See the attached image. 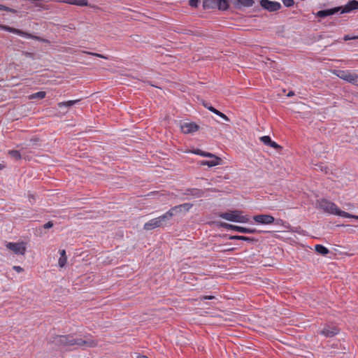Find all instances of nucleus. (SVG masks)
<instances>
[{
  "label": "nucleus",
  "mask_w": 358,
  "mask_h": 358,
  "mask_svg": "<svg viewBox=\"0 0 358 358\" xmlns=\"http://www.w3.org/2000/svg\"><path fill=\"white\" fill-rule=\"evenodd\" d=\"M55 345L67 348L71 346H87L92 348L96 345V343L92 339L84 340L80 338H74L72 335H59L54 338Z\"/></svg>",
  "instance_id": "f257e3e1"
},
{
  "label": "nucleus",
  "mask_w": 358,
  "mask_h": 358,
  "mask_svg": "<svg viewBox=\"0 0 358 358\" xmlns=\"http://www.w3.org/2000/svg\"><path fill=\"white\" fill-rule=\"evenodd\" d=\"M317 206L320 209L322 210L325 213L338 215L343 217H350L358 220V215H354L340 210L334 202H331L326 199L317 200Z\"/></svg>",
  "instance_id": "f03ea898"
},
{
  "label": "nucleus",
  "mask_w": 358,
  "mask_h": 358,
  "mask_svg": "<svg viewBox=\"0 0 358 358\" xmlns=\"http://www.w3.org/2000/svg\"><path fill=\"white\" fill-rule=\"evenodd\" d=\"M172 218L171 213L167 211L164 215L152 219L144 224L143 229L147 231L152 230L155 228L163 227L167 224V223Z\"/></svg>",
  "instance_id": "7ed1b4c3"
},
{
  "label": "nucleus",
  "mask_w": 358,
  "mask_h": 358,
  "mask_svg": "<svg viewBox=\"0 0 358 358\" xmlns=\"http://www.w3.org/2000/svg\"><path fill=\"white\" fill-rule=\"evenodd\" d=\"M220 217L231 222L246 223L249 221V218L247 216L243 215L242 212L237 210L222 213L220 215Z\"/></svg>",
  "instance_id": "20e7f679"
},
{
  "label": "nucleus",
  "mask_w": 358,
  "mask_h": 358,
  "mask_svg": "<svg viewBox=\"0 0 358 358\" xmlns=\"http://www.w3.org/2000/svg\"><path fill=\"white\" fill-rule=\"evenodd\" d=\"M229 6L228 0H203V9L217 8L220 10H226Z\"/></svg>",
  "instance_id": "39448f33"
},
{
  "label": "nucleus",
  "mask_w": 358,
  "mask_h": 358,
  "mask_svg": "<svg viewBox=\"0 0 358 358\" xmlns=\"http://www.w3.org/2000/svg\"><path fill=\"white\" fill-rule=\"evenodd\" d=\"M222 227L227 229H231L243 234H255L257 232V230L255 228H246L243 227L230 224L228 223H222Z\"/></svg>",
  "instance_id": "423d86ee"
},
{
  "label": "nucleus",
  "mask_w": 358,
  "mask_h": 358,
  "mask_svg": "<svg viewBox=\"0 0 358 358\" xmlns=\"http://www.w3.org/2000/svg\"><path fill=\"white\" fill-rule=\"evenodd\" d=\"M6 248L11 251H13L15 254L17 255H24L26 252V246L23 242L20 243H7Z\"/></svg>",
  "instance_id": "0eeeda50"
},
{
  "label": "nucleus",
  "mask_w": 358,
  "mask_h": 358,
  "mask_svg": "<svg viewBox=\"0 0 358 358\" xmlns=\"http://www.w3.org/2000/svg\"><path fill=\"white\" fill-rule=\"evenodd\" d=\"M262 7L270 12H274L281 8V4L278 1H271L269 0H261Z\"/></svg>",
  "instance_id": "6e6552de"
},
{
  "label": "nucleus",
  "mask_w": 358,
  "mask_h": 358,
  "mask_svg": "<svg viewBox=\"0 0 358 358\" xmlns=\"http://www.w3.org/2000/svg\"><path fill=\"white\" fill-rule=\"evenodd\" d=\"M253 220L258 224H271L274 222L275 218L266 214H260L253 216Z\"/></svg>",
  "instance_id": "1a4fd4ad"
},
{
  "label": "nucleus",
  "mask_w": 358,
  "mask_h": 358,
  "mask_svg": "<svg viewBox=\"0 0 358 358\" xmlns=\"http://www.w3.org/2000/svg\"><path fill=\"white\" fill-rule=\"evenodd\" d=\"M339 329L336 326L326 325L320 331V334L325 337H333L338 334Z\"/></svg>",
  "instance_id": "9d476101"
},
{
  "label": "nucleus",
  "mask_w": 358,
  "mask_h": 358,
  "mask_svg": "<svg viewBox=\"0 0 358 358\" xmlns=\"http://www.w3.org/2000/svg\"><path fill=\"white\" fill-rule=\"evenodd\" d=\"M192 206L193 205L192 203H182L180 205L176 206L171 208L168 211H169V213H171V217H173L174 215H176V213H178L182 210H185L186 212L189 211V209L192 207Z\"/></svg>",
  "instance_id": "9b49d317"
},
{
  "label": "nucleus",
  "mask_w": 358,
  "mask_h": 358,
  "mask_svg": "<svg viewBox=\"0 0 358 358\" xmlns=\"http://www.w3.org/2000/svg\"><path fill=\"white\" fill-rule=\"evenodd\" d=\"M199 127L194 122H186L181 125V130L184 134H190L199 130Z\"/></svg>",
  "instance_id": "f8f14e48"
},
{
  "label": "nucleus",
  "mask_w": 358,
  "mask_h": 358,
  "mask_svg": "<svg viewBox=\"0 0 358 358\" xmlns=\"http://www.w3.org/2000/svg\"><path fill=\"white\" fill-rule=\"evenodd\" d=\"M341 7H336L334 8L322 10L317 13L316 15L319 17L324 18L329 15H332L341 10Z\"/></svg>",
  "instance_id": "ddd939ff"
},
{
  "label": "nucleus",
  "mask_w": 358,
  "mask_h": 358,
  "mask_svg": "<svg viewBox=\"0 0 358 358\" xmlns=\"http://www.w3.org/2000/svg\"><path fill=\"white\" fill-rule=\"evenodd\" d=\"M210 160H203L201 162V165H206L209 167H213L219 164H221L222 160L220 157H218L214 155V157H210Z\"/></svg>",
  "instance_id": "4468645a"
},
{
  "label": "nucleus",
  "mask_w": 358,
  "mask_h": 358,
  "mask_svg": "<svg viewBox=\"0 0 358 358\" xmlns=\"http://www.w3.org/2000/svg\"><path fill=\"white\" fill-rule=\"evenodd\" d=\"M341 7V13H350L353 10L358 9V1L356 0H352L349 1L345 6Z\"/></svg>",
  "instance_id": "2eb2a0df"
},
{
  "label": "nucleus",
  "mask_w": 358,
  "mask_h": 358,
  "mask_svg": "<svg viewBox=\"0 0 358 358\" xmlns=\"http://www.w3.org/2000/svg\"><path fill=\"white\" fill-rule=\"evenodd\" d=\"M185 196H191L194 198H199L203 195V190L197 188L187 189L182 193Z\"/></svg>",
  "instance_id": "dca6fc26"
},
{
  "label": "nucleus",
  "mask_w": 358,
  "mask_h": 358,
  "mask_svg": "<svg viewBox=\"0 0 358 358\" xmlns=\"http://www.w3.org/2000/svg\"><path fill=\"white\" fill-rule=\"evenodd\" d=\"M260 141L264 143L266 145L270 146L275 149H281L282 147L277 144L275 142L273 141L270 136H264L260 138Z\"/></svg>",
  "instance_id": "f3484780"
},
{
  "label": "nucleus",
  "mask_w": 358,
  "mask_h": 358,
  "mask_svg": "<svg viewBox=\"0 0 358 358\" xmlns=\"http://www.w3.org/2000/svg\"><path fill=\"white\" fill-rule=\"evenodd\" d=\"M203 106L205 108H208L210 111L213 112V113L217 115L218 116L221 117L222 119H224L226 121H229V119L228 117L224 115V113H221L220 111L217 110L216 108L210 106L208 103H203Z\"/></svg>",
  "instance_id": "a211bd4d"
},
{
  "label": "nucleus",
  "mask_w": 358,
  "mask_h": 358,
  "mask_svg": "<svg viewBox=\"0 0 358 358\" xmlns=\"http://www.w3.org/2000/svg\"><path fill=\"white\" fill-rule=\"evenodd\" d=\"M255 1L254 0H236V8H241V7H245L249 8L252 7L254 4Z\"/></svg>",
  "instance_id": "6ab92c4d"
},
{
  "label": "nucleus",
  "mask_w": 358,
  "mask_h": 358,
  "mask_svg": "<svg viewBox=\"0 0 358 358\" xmlns=\"http://www.w3.org/2000/svg\"><path fill=\"white\" fill-rule=\"evenodd\" d=\"M0 29L23 36L25 32L6 25L0 24Z\"/></svg>",
  "instance_id": "aec40b11"
},
{
  "label": "nucleus",
  "mask_w": 358,
  "mask_h": 358,
  "mask_svg": "<svg viewBox=\"0 0 358 358\" xmlns=\"http://www.w3.org/2000/svg\"><path fill=\"white\" fill-rule=\"evenodd\" d=\"M229 238L230 240H241V241H248L250 243H254V242L257 241V240L255 239V238L248 237V236H230L229 237Z\"/></svg>",
  "instance_id": "412c9836"
},
{
  "label": "nucleus",
  "mask_w": 358,
  "mask_h": 358,
  "mask_svg": "<svg viewBox=\"0 0 358 358\" xmlns=\"http://www.w3.org/2000/svg\"><path fill=\"white\" fill-rule=\"evenodd\" d=\"M59 254H60V257H59V261H58V264H59V267L62 268L66 264L67 257H66V255L65 250H59Z\"/></svg>",
  "instance_id": "4be33fe9"
},
{
  "label": "nucleus",
  "mask_w": 358,
  "mask_h": 358,
  "mask_svg": "<svg viewBox=\"0 0 358 358\" xmlns=\"http://www.w3.org/2000/svg\"><path fill=\"white\" fill-rule=\"evenodd\" d=\"M23 36L26 37V38H31V39H34V40H36V41H38L40 42H43V43H50V41L49 40H48V39L41 38L40 36H34L33 34H29V33H27V32H25V34H24Z\"/></svg>",
  "instance_id": "5701e85b"
},
{
  "label": "nucleus",
  "mask_w": 358,
  "mask_h": 358,
  "mask_svg": "<svg viewBox=\"0 0 358 358\" xmlns=\"http://www.w3.org/2000/svg\"><path fill=\"white\" fill-rule=\"evenodd\" d=\"M81 99H76V100H71V101H63V102H59L57 103L59 108H62L63 106H66V107H71L73 106H74L75 104L78 103V102L80 101Z\"/></svg>",
  "instance_id": "b1692460"
},
{
  "label": "nucleus",
  "mask_w": 358,
  "mask_h": 358,
  "mask_svg": "<svg viewBox=\"0 0 358 358\" xmlns=\"http://www.w3.org/2000/svg\"><path fill=\"white\" fill-rule=\"evenodd\" d=\"M45 95H46L45 92H43V91L38 92H36V93H34V94L29 95V99H30V100L35 99H42L45 97Z\"/></svg>",
  "instance_id": "393cba45"
},
{
  "label": "nucleus",
  "mask_w": 358,
  "mask_h": 358,
  "mask_svg": "<svg viewBox=\"0 0 358 358\" xmlns=\"http://www.w3.org/2000/svg\"><path fill=\"white\" fill-rule=\"evenodd\" d=\"M315 250L319 254H321L322 255H326L329 252V250L326 247L323 246L322 245H316L315 246Z\"/></svg>",
  "instance_id": "a878e982"
},
{
  "label": "nucleus",
  "mask_w": 358,
  "mask_h": 358,
  "mask_svg": "<svg viewBox=\"0 0 358 358\" xmlns=\"http://www.w3.org/2000/svg\"><path fill=\"white\" fill-rule=\"evenodd\" d=\"M8 153L10 157L13 158L15 160H20L22 158L21 154L18 150H9Z\"/></svg>",
  "instance_id": "bb28decb"
},
{
  "label": "nucleus",
  "mask_w": 358,
  "mask_h": 358,
  "mask_svg": "<svg viewBox=\"0 0 358 358\" xmlns=\"http://www.w3.org/2000/svg\"><path fill=\"white\" fill-rule=\"evenodd\" d=\"M192 153L196 154V155H199L202 156V157H214L213 154L208 152H204V151H203L201 150H199V149H196V150H193Z\"/></svg>",
  "instance_id": "cd10ccee"
},
{
  "label": "nucleus",
  "mask_w": 358,
  "mask_h": 358,
  "mask_svg": "<svg viewBox=\"0 0 358 358\" xmlns=\"http://www.w3.org/2000/svg\"><path fill=\"white\" fill-rule=\"evenodd\" d=\"M357 76V74L351 73L350 72L349 74H348V77H346L347 78H346L345 81L355 85Z\"/></svg>",
  "instance_id": "c85d7f7f"
},
{
  "label": "nucleus",
  "mask_w": 358,
  "mask_h": 358,
  "mask_svg": "<svg viewBox=\"0 0 358 358\" xmlns=\"http://www.w3.org/2000/svg\"><path fill=\"white\" fill-rule=\"evenodd\" d=\"M221 245H215L214 246V248L215 250V251L217 252H229V251H234V248H227V249H221Z\"/></svg>",
  "instance_id": "c756f323"
},
{
  "label": "nucleus",
  "mask_w": 358,
  "mask_h": 358,
  "mask_svg": "<svg viewBox=\"0 0 358 358\" xmlns=\"http://www.w3.org/2000/svg\"><path fill=\"white\" fill-rule=\"evenodd\" d=\"M349 73H350L349 71H341L339 72V73L338 74V76L340 78H341V79H343V80H346V78H345V77H348V74H349Z\"/></svg>",
  "instance_id": "7c9ffc66"
},
{
  "label": "nucleus",
  "mask_w": 358,
  "mask_h": 358,
  "mask_svg": "<svg viewBox=\"0 0 358 358\" xmlns=\"http://www.w3.org/2000/svg\"><path fill=\"white\" fill-rule=\"evenodd\" d=\"M200 0H189V5L192 8H197Z\"/></svg>",
  "instance_id": "2f4dec72"
},
{
  "label": "nucleus",
  "mask_w": 358,
  "mask_h": 358,
  "mask_svg": "<svg viewBox=\"0 0 358 358\" xmlns=\"http://www.w3.org/2000/svg\"><path fill=\"white\" fill-rule=\"evenodd\" d=\"M22 55L26 57L31 58L32 59H34L36 58V54L34 52H22Z\"/></svg>",
  "instance_id": "473e14b6"
},
{
  "label": "nucleus",
  "mask_w": 358,
  "mask_h": 358,
  "mask_svg": "<svg viewBox=\"0 0 358 358\" xmlns=\"http://www.w3.org/2000/svg\"><path fill=\"white\" fill-rule=\"evenodd\" d=\"M85 53L88 54V55H93V56H95V57H100V58H103V59H108V57L103 55H101V54H99V53H94V52H85Z\"/></svg>",
  "instance_id": "72a5a7b5"
},
{
  "label": "nucleus",
  "mask_w": 358,
  "mask_h": 358,
  "mask_svg": "<svg viewBox=\"0 0 358 358\" xmlns=\"http://www.w3.org/2000/svg\"><path fill=\"white\" fill-rule=\"evenodd\" d=\"M282 1L286 7H291L294 4V0H282Z\"/></svg>",
  "instance_id": "f704fd0d"
},
{
  "label": "nucleus",
  "mask_w": 358,
  "mask_h": 358,
  "mask_svg": "<svg viewBox=\"0 0 358 358\" xmlns=\"http://www.w3.org/2000/svg\"><path fill=\"white\" fill-rule=\"evenodd\" d=\"M87 0H78L77 6H85L87 5Z\"/></svg>",
  "instance_id": "c9c22d12"
},
{
  "label": "nucleus",
  "mask_w": 358,
  "mask_h": 358,
  "mask_svg": "<svg viewBox=\"0 0 358 358\" xmlns=\"http://www.w3.org/2000/svg\"><path fill=\"white\" fill-rule=\"evenodd\" d=\"M53 227V223L51 221L48 222L43 225L44 229H50Z\"/></svg>",
  "instance_id": "e433bc0d"
},
{
  "label": "nucleus",
  "mask_w": 358,
  "mask_h": 358,
  "mask_svg": "<svg viewBox=\"0 0 358 358\" xmlns=\"http://www.w3.org/2000/svg\"><path fill=\"white\" fill-rule=\"evenodd\" d=\"M13 270H15V271H17V273H21L24 271V269L20 266H14L13 267Z\"/></svg>",
  "instance_id": "4c0bfd02"
},
{
  "label": "nucleus",
  "mask_w": 358,
  "mask_h": 358,
  "mask_svg": "<svg viewBox=\"0 0 358 358\" xmlns=\"http://www.w3.org/2000/svg\"><path fill=\"white\" fill-rule=\"evenodd\" d=\"M358 38V36H350L349 35H345L343 37L344 41H348L352 39Z\"/></svg>",
  "instance_id": "58836bf2"
},
{
  "label": "nucleus",
  "mask_w": 358,
  "mask_h": 358,
  "mask_svg": "<svg viewBox=\"0 0 358 358\" xmlns=\"http://www.w3.org/2000/svg\"><path fill=\"white\" fill-rule=\"evenodd\" d=\"M77 1L78 0H64V2L71 4V5H76L77 6Z\"/></svg>",
  "instance_id": "ea45409f"
},
{
  "label": "nucleus",
  "mask_w": 358,
  "mask_h": 358,
  "mask_svg": "<svg viewBox=\"0 0 358 358\" xmlns=\"http://www.w3.org/2000/svg\"><path fill=\"white\" fill-rule=\"evenodd\" d=\"M214 298H215L214 296H210V295H205L201 297V299L203 300H210V299H213Z\"/></svg>",
  "instance_id": "a19ab883"
},
{
  "label": "nucleus",
  "mask_w": 358,
  "mask_h": 358,
  "mask_svg": "<svg viewBox=\"0 0 358 358\" xmlns=\"http://www.w3.org/2000/svg\"><path fill=\"white\" fill-rule=\"evenodd\" d=\"M6 11L10 12V13H17L16 10H15L13 8H9L8 6L6 7Z\"/></svg>",
  "instance_id": "79ce46f5"
},
{
  "label": "nucleus",
  "mask_w": 358,
  "mask_h": 358,
  "mask_svg": "<svg viewBox=\"0 0 358 358\" xmlns=\"http://www.w3.org/2000/svg\"><path fill=\"white\" fill-rule=\"evenodd\" d=\"M30 141L32 143V145H36L38 142V139L37 138H31L30 140Z\"/></svg>",
  "instance_id": "37998d69"
},
{
  "label": "nucleus",
  "mask_w": 358,
  "mask_h": 358,
  "mask_svg": "<svg viewBox=\"0 0 358 358\" xmlns=\"http://www.w3.org/2000/svg\"><path fill=\"white\" fill-rule=\"evenodd\" d=\"M6 7L7 6H6L4 5L0 4V10H5L6 11Z\"/></svg>",
  "instance_id": "c03bdc74"
},
{
  "label": "nucleus",
  "mask_w": 358,
  "mask_h": 358,
  "mask_svg": "<svg viewBox=\"0 0 358 358\" xmlns=\"http://www.w3.org/2000/svg\"><path fill=\"white\" fill-rule=\"evenodd\" d=\"M355 85L357 86L358 87V75L356 78V80H355Z\"/></svg>",
  "instance_id": "a18cd8bd"
},
{
  "label": "nucleus",
  "mask_w": 358,
  "mask_h": 358,
  "mask_svg": "<svg viewBox=\"0 0 358 358\" xmlns=\"http://www.w3.org/2000/svg\"><path fill=\"white\" fill-rule=\"evenodd\" d=\"M138 358H148V357L145 355H141V356H138Z\"/></svg>",
  "instance_id": "49530a36"
},
{
  "label": "nucleus",
  "mask_w": 358,
  "mask_h": 358,
  "mask_svg": "<svg viewBox=\"0 0 358 358\" xmlns=\"http://www.w3.org/2000/svg\"><path fill=\"white\" fill-rule=\"evenodd\" d=\"M294 93L292 92H289L288 96H292Z\"/></svg>",
  "instance_id": "de8ad7c7"
},
{
  "label": "nucleus",
  "mask_w": 358,
  "mask_h": 358,
  "mask_svg": "<svg viewBox=\"0 0 358 358\" xmlns=\"http://www.w3.org/2000/svg\"><path fill=\"white\" fill-rule=\"evenodd\" d=\"M3 166L2 164H0V171H1V169H3Z\"/></svg>",
  "instance_id": "09e8293b"
},
{
  "label": "nucleus",
  "mask_w": 358,
  "mask_h": 358,
  "mask_svg": "<svg viewBox=\"0 0 358 358\" xmlns=\"http://www.w3.org/2000/svg\"><path fill=\"white\" fill-rule=\"evenodd\" d=\"M34 199V196H33V195H30V196H29V199Z\"/></svg>",
  "instance_id": "8fccbe9b"
},
{
  "label": "nucleus",
  "mask_w": 358,
  "mask_h": 358,
  "mask_svg": "<svg viewBox=\"0 0 358 358\" xmlns=\"http://www.w3.org/2000/svg\"><path fill=\"white\" fill-rule=\"evenodd\" d=\"M357 96H358V94H357Z\"/></svg>",
  "instance_id": "3c124183"
}]
</instances>
